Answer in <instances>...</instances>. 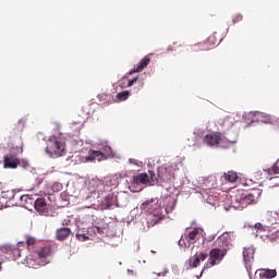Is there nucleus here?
Here are the masks:
<instances>
[{"instance_id":"obj_38","label":"nucleus","mask_w":279,"mask_h":279,"mask_svg":"<svg viewBox=\"0 0 279 279\" xmlns=\"http://www.w3.org/2000/svg\"><path fill=\"white\" fill-rule=\"evenodd\" d=\"M135 82H138V76H136V77H134V78H132V80H129V82H128V87H130V86H134V83Z\"/></svg>"},{"instance_id":"obj_35","label":"nucleus","mask_w":279,"mask_h":279,"mask_svg":"<svg viewBox=\"0 0 279 279\" xmlns=\"http://www.w3.org/2000/svg\"><path fill=\"white\" fill-rule=\"evenodd\" d=\"M76 239L78 241H88V235L83 234V233H76Z\"/></svg>"},{"instance_id":"obj_16","label":"nucleus","mask_w":279,"mask_h":279,"mask_svg":"<svg viewBox=\"0 0 279 279\" xmlns=\"http://www.w3.org/2000/svg\"><path fill=\"white\" fill-rule=\"evenodd\" d=\"M219 183H217V177L209 175L203 180V189L205 191H210L213 189H218Z\"/></svg>"},{"instance_id":"obj_8","label":"nucleus","mask_w":279,"mask_h":279,"mask_svg":"<svg viewBox=\"0 0 279 279\" xmlns=\"http://www.w3.org/2000/svg\"><path fill=\"white\" fill-rule=\"evenodd\" d=\"M225 256H226V250L225 248H213L209 252V259L204 265L203 270H202L199 276H202V274H204L205 269H210V267H215V265H219V262Z\"/></svg>"},{"instance_id":"obj_3","label":"nucleus","mask_w":279,"mask_h":279,"mask_svg":"<svg viewBox=\"0 0 279 279\" xmlns=\"http://www.w3.org/2000/svg\"><path fill=\"white\" fill-rule=\"evenodd\" d=\"M119 181L114 177H107L104 181L92 179L87 183V199H99L104 193H117Z\"/></svg>"},{"instance_id":"obj_10","label":"nucleus","mask_w":279,"mask_h":279,"mask_svg":"<svg viewBox=\"0 0 279 279\" xmlns=\"http://www.w3.org/2000/svg\"><path fill=\"white\" fill-rule=\"evenodd\" d=\"M235 235L234 232H223L216 241L217 245L220 250H225L226 252L232 247V243L234 242Z\"/></svg>"},{"instance_id":"obj_30","label":"nucleus","mask_w":279,"mask_h":279,"mask_svg":"<svg viewBox=\"0 0 279 279\" xmlns=\"http://www.w3.org/2000/svg\"><path fill=\"white\" fill-rule=\"evenodd\" d=\"M204 199H206V203L210 206H219V198L217 196H213L210 194H206V196H203Z\"/></svg>"},{"instance_id":"obj_13","label":"nucleus","mask_w":279,"mask_h":279,"mask_svg":"<svg viewBox=\"0 0 279 279\" xmlns=\"http://www.w3.org/2000/svg\"><path fill=\"white\" fill-rule=\"evenodd\" d=\"M206 258H208V253L199 252V253H195L194 256L187 259L186 263L190 269H195L199 267V263L206 260Z\"/></svg>"},{"instance_id":"obj_36","label":"nucleus","mask_w":279,"mask_h":279,"mask_svg":"<svg viewBox=\"0 0 279 279\" xmlns=\"http://www.w3.org/2000/svg\"><path fill=\"white\" fill-rule=\"evenodd\" d=\"M206 43H210V45L215 46L217 45V38L215 37V35H211L207 38Z\"/></svg>"},{"instance_id":"obj_24","label":"nucleus","mask_w":279,"mask_h":279,"mask_svg":"<svg viewBox=\"0 0 279 279\" xmlns=\"http://www.w3.org/2000/svg\"><path fill=\"white\" fill-rule=\"evenodd\" d=\"M20 204L21 206H34V195L32 194H24L20 196Z\"/></svg>"},{"instance_id":"obj_11","label":"nucleus","mask_w":279,"mask_h":279,"mask_svg":"<svg viewBox=\"0 0 279 279\" xmlns=\"http://www.w3.org/2000/svg\"><path fill=\"white\" fill-rule=\"evenodd\" d=\"M34 208L35 210L41 215L43 217H49V205H47V201L45 198L37 197L34 198Z\"/></svg>"},{"instance_id":"obj_41","label":"nucleus","mask_w":279,"mask_h":279,"mask_svg":"<svg viewBox=\"0 0 279 279\" xmlns=\"http://www.w3.org/2000/svg\"><path fill=\"white\" fill-rule=\"evenodd\" d=\"M229 122H230V119H226L223 123L226 125V123H229Z\"/></svg>"},{"instance_id":"obj_5","label":"nucleus","mask_w":279,"mask_h":279,"mask_svg":"<svg viewBox=\"0 0 279 279\" xmlns=\"http://www.w3.org/2000/svg\"><path fill=\"white\" fill-rule=\"evenodd\" d=\"M46 154L49 158H60L66 154V143L60 136L50 135L46 141Z\"/></svg>"},{"instance_id":"obj_31","label":"nucleus","mask_w":279,"mask_h":279,"mask_svg":"<svg viewBox=\"0 0 279 279\" xmlns=\"http://www.w3.org/2000/svg\"><path fill=\"white\" fill-rule=\"evenodd\" d=\"M116 97L118 101H125L130 97V90L120 92Z\"/></svg>"},{"instance_id":"obj_2","label":"nucleus","mask_w":279,"mask_h":279,"mask_svg":"<svg viewBox=\"0 0 279 279\" xmlns=\"http://www.w3.org/2000/svg\"><path fill=\"white\" fill-rule=\"evenodd\" d=\"M26 245L29 255L26 257L28 267L36 269L38 267H45L49 265V256H51V246L43 243V241L36 240L34 236H26L25 242H19L17 246L23 247Z\"/></svg>"},{"instance_id":"obj_44","label":"nucleus","mask_w":279,"mask_h":279,"mask_svg":"<svg viewBox=\"0 0 279 279\" xmlns=\"http://www.w3.org/2000/svg\"><path fill=\"white\" fill-rule=\"evenodd\" d=\"M257 175H260V172H257Z\"/></svg>"},{"instance_id":"obj_29","label":"nucleus","mask_w":279,"mask_h":279,"mask_svg":"<svg viewBox=\"0 0 279 279\" xmlns=\"http://www.w3.org/2000/svg\"><path fill=\"white\" fill-rule=\"evenodd\" d=\"M264 236L265 238L262 239L263 241H266V243H274V242L278 241V239H279V231H275L274 233L266 234Z\"/></svg>"},{"instance_id":"obj_21","label":"nucleus","mask_w":279,"mask_h":279,"mask_svg":"<svg viewBox=\"0 0 279 279\" xmlns=\"http://www.w3.org/2000/svg\"><path fill=\"white\" fill-rule=\"evenodd\" d=\"M219 133L207 134L204 137V144L208 145V147H218Z\"/></svg>"},{"instance_id":"obj_19","label":"nucleus","mask_w":279,"mask_h":279,"mask_svg":"<svg viewBox=\"0 0 279 279\" xmlns=\"http://www.w3.org/2000/svg\"><path fill=\"white\" fill-rule=\"evenodd\" d=\"M236 180H239V174H236L235 171L225 172L220 177V181L222 182V184H228V182L229 183H233V182H236Z\"/></svg>"},{"instance_id":"obj_37","label":"nucleus","mask_w":279,"mask_h":279,"mask_svg":"<svg viewBox=\"0 0 279 279\" xmlns=\"http://www.w3.org/2000/svg\"><path fill=\"white\" fill-rule=\"evenodd\" d=\"M241 21H243V15H241V14H238V15H235L233 19H232V22L235 24V23H239V22H241Z\"/></svg>"},{"instance_id":"obj_43","label":"nucleus","mask_w":279,"mask_h":279,"mask_svg":"<svg viewBox=\"0 0 279 279\" xmlns=\"http://www.w3.org/2000/svg\"><path fill=\"white\" fill-rule=\"evenodd\" d=\"M98 97H107L106 95H99Z\"/></svg>"},{"instance_id":"obj_1","label":"nucleus","mask_w":279,"mask_h":279,"mask_svg":"<svg viewBox=\"0 0 279 279\" xmlns=\"http://www.w3.org/2000/svg\"><path fill=\"white\" fill-rule=\"evenodd\" d=\"M175 204H178V197L174 195H167L163 197V207L160 206V201L158 198H151L141 204L140 208L142 215L146 216V223L148 228H154L156 223L162 221L166 215L173 213L175 209Z\"/></svg>"},{"instance_id":"obj_6","label":"nucleus","mask_w":279,"mask_h":279,"mask_svg":"<svg viewBox=\"0 0 279 279\" xmlns=\"http://www.w3.org/2000/svg\"><path fill=\"white\" fill-rule=\"evenodd\" d=\"M119 192H106L100 194L98 198H88L86 196V202H90L92 206H97L99 204L100 208L108 210V208H114L119 206Z\"/></svg>"},{"instance_id":"obj_40","label":"nucleus","mask_w":279,"mask_h":279,"mask_svg":"<svg viewBox=\"0 0 279 279\" xmlns=\"http://www.w3.org/2000/svg\"><path fill=\"white\" fill-rule=\"evenodd\" d=\"M215 236H217V235H216V234L210 235V236H209V241H215Z\"/></svg>"},{"instance_id":"obj_18","label":"nucleus","mask_w":279,"mask_h":279,"mask_svg":"<svg viewBox=\"0 0 279 279\" xmlns=\"http://www.w3.org/2000/svg\"><path fill=\"white\" fill-rule=\"evenodd\" d=\"M248 117L252 118V122L262 121V123H269V121H271V118L269 116L259 111L250 112Z\"/></svg>"},{"instance_id":"obj_33","label":"nucleus","mask_w":279,"mask_h":279,"mask_svg":"<svg viewBox=\"0 0 279 279\" xmlns=\"http://www.w3.org/2000/svg\"><path fill=\"white\" fill-rule=\"evenodd\" d=\"M129 165H134L135 167H143V161L138 159L130 158Z\"/></svg>"},{"instance_id":"obj_4","label":"nucleus","mask_w":279,"mask_h":279,"mask_svg":"<svg viewBox=\"0 0 279 279\" xmlns=\"http://www.w3.org/2000/svg\"><path fill=\"white\" fill-rule=\"evenodd\" d=\"M180 168L175 162H168L159 166L157 168V173L153 170V184L155 186H165L169 184L172 180H175V171H179Z\"/></svg>"},{"instance_id":"obj_27","label":"nucleus","mask_w":279,"mask_h":279,"mask_svg":"<svg viewBox=\"0 0 279 279\" xmlns=\"http://www.w3.org/2000/svg\"><path fill=\"white\" fill-rule=\"evenodd\" d=\"M268 175H279V159L272 165L271 168L264 169Z\"/></svg>"},{"instance_id":"obj_7","label":"nucleus","mask_w":279,"mask_h":279,"mask_svg":"<svg viewBox=\"0 0 279 279\" xmlns=\"http://www.w3.org/2000/svg\"><path fill=\"white\" fill-rule=\"evenodd\" d=\"M203 232L204 230H202V228H194L192 231L187 233L185 232L179 240L180 247H184V250H186L191 247V245H195Z\"/></svg>"},{"instance_id":"obj_32","label":"nucleus","mask_w":279,"mask_h":279,"mask_svg":"<svg viewBox=\"0 0 279 279\" xmlns=\"http://www.w3.org/2000/svg\"><path fill=\"white\" fill-rule=\"evenodd\" d=\"M51 189H52L53 193H60V191H62V189H63V185L60 182H56L52 184Z\"/></svg>"},{"instance_id":"obj_42","label":"nucleus","mask_w":279,"mask_h":279,"mask_svg":"<svg viewBox=\"0 0 279 279\" xmlns=\"http://www.w3.org/2000/svg\"><path fill=\"white\" fill-rule=\"evenodd\" d=\"M12 197H13V199L16 198V194L13 193Z\"/></svg>"},{"instance_id":"obj_14","label":"nucleus","mask_w":279,"mask_h":279,"mask_svg":"<svg viewBox=\"0 0 279 279\" xmlns=\"http://www.w3.org/2000/svg\"><path fill=\"white\" fill-rule=\"evenodd\" d=\"M95 160H97L98 162H101V160H106V155H104V151L90 149L88 151V155L85 156V162H95Z\"/></svg>"},{"instance_id":"obj_39","label":"nucleus","mask_w":279,"mask_h":279,"mask_svg":"<svg viewBox=\"0 0 279 279\" xmlns=\"http://www.w3.org/2000/svg\"><path fill=\"white\" fill-rule=\"evenodd\" d=\"M157 276L160 278L161 276L165 277L167 276V271H163V272H158Z\"/></svg>"},{"instance_id":"obj_26","label":"nucleus","mask_w":279,"mask_h":279,"mask_svg":"<svg viewBox=\"0 0 279 279\" xmlns=\"http://www.w3.org/2000/svg\"><path fill=\"white\" fill-rule=\"evenodd\" d=\"M278 276V271L276 269H262L259 270V278H265V279H271L276 278Z\"/></svg>"},{"instance_id":"obj_25","label":"nucleus","mask_w":279,"mask_h":279,"mask_svg":"<svg viewBox=\"0 0 279 279\" xmlns=\"http://www.w3.org/2000/svg\"><path fill=\"white\" fill-rule=\"evenodd\" d=\"M69 234H71V229L69 227H63L61 229H58L56 232V236L58 241H64V239H66Z\"/></svg>"},{"instance_id":"obj_9","label":"nucleus","mask_w":279,"mask_h":279,"mask_svg":"<svg viewBox=\"0 0 279 279\" xmlns=\"http://www.w3.org/2000/svg\"><path fill=\"white\" fill-rule=\"evenodd\" d=\"M153 180H154L153 170H149L148 174L147 172H143L134 175L132 178V184L133 186H138L141 184H145L148 186H156V183H153Z\"/></svg>"},{"instance_id":"obj_23","label":"nucleus","mask_w":279,"mask_h":279,"mask_svg":"<svg viewBox=\"0 0 279 279\" xmlns=\"http://www.w3.org/2000/svg\"><path fill=\"white\" fill-rule=\"evenodd\" d=\"M243 260L245 264L252 263V260H254V247L253 246L244 247Z\"/></svg>"},{"instance_id":"obj_34","label":"nucleus","mask_w":279,"mask_h":279,"mask_svg":"<svg viewBox=\"0 0 279 279\" xmlns=\"http://www.w3.org/2000/svg\"><path fill=\"white\" fill-rule=\"evenodd\" d=\"M92 230L95 232V234H104V228L101 227L94 226L92 227Z\"/></svg>"},{"instance_id":"obj_20","label":"nucleus","mask_w":279,"mask_h":279,"mask_svg":"<svg viewBox=\"0 0 279 279\" xmlns=\"http://www.w3.org/2000/svg\"><path fill=\"white\" fill-rule=\"evenodd\" d=\"M236 143V140H228L223 134L218 133V147H221L222 149H228L231 145H234Z\"/></svg>"},{"instance_id":"obj_15","label":"nucleus","mask_w":279,"mask_h":279,"mask_svg":"<svg viewBox=\"0 0 279 279\" xmlns=\"http://www.w3.org/2000/svg\"><path fill=\"white\" fill-rule=\"evenodd\" d=\"M19 158L12 154H8L3 157L4 169H16L19 167Z\"/></svg>"},{"instance_id":"obj_17","label":"nucleus","mask_w":279,"mask_h":279,"mask_svg":"<svg viewBox=\"0 0 279 279\" xmlns=\"http://www.w3.org/2000/svg\"><path fill=\"white\" fill-rule=\"evenodd\" d=\"M151 62V59L148 57H144L135 66L133 70L129 71V75H134V73H141L146 66Z\"/></svg>"},{"instance_id":"obj_22","label":"nucleus","mask_w":279,"mask_h":279,"mask_svg":"<svg viewBox=\"0 0 279 279\" xmlns=\"http://www.w3.org/2000/svg\"><path fill=\"white\" fill-rule=\"evenodd\" d=\"M267 231V227L263 226V223L257 222L253 227V234L254 236H259L260 239H264V232Z\"/></svg>"},{"instance_id":"obj_28","label":"nucleus","mask_w":279,"mask_h":279,"mask_svg":"<svg viewBox=\"0 0 279 279\" xmlns=\"http://www.w3.org/2000/svg\"><path fill=\"white\" fill-rule=\"evenodd\" d=\"M102 154L105 156V160H108V158H114L117 155L114 154V150H112V147L109 145H105L102 147Z\"/></svg>"},{"instance_id":"obj_12","label":"nucleus","mask_w":279,"mask_h":279,"mask_svg":"<svg viewBox=\"0 0 279 279\" xmlns=\"http://www.w3.org/2000/svg\"><path fill=\"white\" fill-rule=\"evenodd\" d=\"M250 204H256V196L252 193L242 194L239 201V205H233L234 208H247Z\"/></svg>"},{"instance_id":"obj_45","label":"nucleus","mask_w":279,"mask_h":279,"mask_svg":"<svg viewBox=\"0 0 279 279\" xmlns=\"http://www.w3.org/2000/svg\"><path fill=\"white\" fill-rule=\"evenodd\" d=\"M0 270H1V262H0Z\"/></svg>"}]
</instances>
